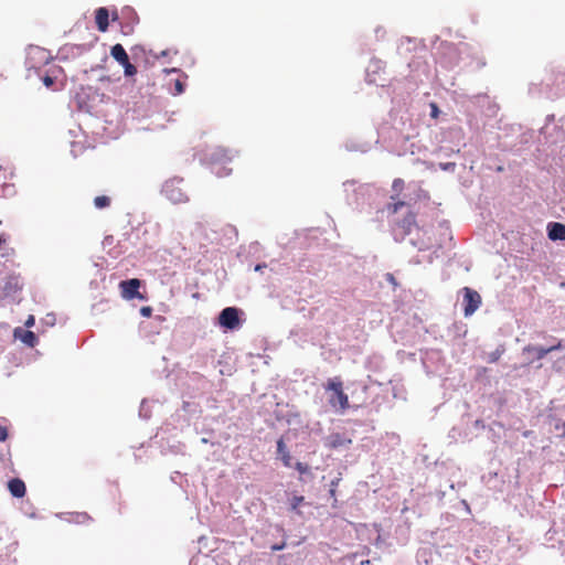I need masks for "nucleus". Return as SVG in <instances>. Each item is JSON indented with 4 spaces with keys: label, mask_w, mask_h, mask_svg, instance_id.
I'll return each instance as SVG.
<instances>
[{
    "label": "nucleus",
    "mask_w": 565,
    "mask_h": 565,
    "mask_svg": "<svg viewBox=\"0 0 565 565\" xmlns=\"http://www.w3.org/2000/svg\"><path fill=\"white\" fill-rule=\"evenodd\" d=\"M117 62L122 66V67H126V65H128L130 62H129V57H128V54H126V56H122L120 57L119 60H117Z\"/></svg>",
    "instance_id": "bb28decb"
},
{
    "label": "nucleus",
    "mask_w": 565,
    "mask_h": 565,
    "mask_svg": "<svg viewBox=\"0 0 565 565\" xmlns=\"http://www.w3.org/2000/svg\"><path fill=\"white\" fill-rule=\"evenodd\" d=\"M36 341V337L32 331H26L23 337V342L29 344L30 347H33Z\"/></svg>",
    "instance_id": "a211bd4d"
},
{
    "label": "nucleus",
    "mask_w": 565,
    "mask_h": 565,
    "mask_svg": "<svg viewBox=\"0 0 565 565\" xmlns=\"http://www.w3.org/2000/svg\"><path fill=\"white\" fill-rule=\"evenodd\" d=\"M8 438V429L6 426L0 425V441L3 443Z\"/></svg>",
    "instance_id": "a878e982"
},
{
    "label": "nucleus",
    "mask_w": 565,
    "mask_h": 565,
    "mask_svg": "<svg viewBox=\"0 0 565 565\" xmlns=\"http://www.w3.org/2000/svg\"><path fill=\"white\" fill-rule=\"evenodd\" d=\"M548 238L552 241H565V225L562 223H551L548 225Z\"/></svg>",
    "instance_id": "9b49d317"
},
{
    "label": "nucleus",
    "mask_w": 565,
    "mask_h": 565,
    "mask_svg": "<svg viewBox=\"0 0 565 565\" xmlns=\"http://www.w3.org/2000/svg\"><path fill=\"white\" fill-rule=\"evenodd\" d=\"M140 315L145 318H150L152 316V308L150 306L141 307Z\"/></svg>",
    "instance_id": "5701e85b"
},
{
    "label": "nucleus",
    "mask_w": 565,
    "mask_h": 565,
    "mask_svg": "<svg viewBox=\"0 0 565 565\" xmlns=\"http://www.w3.org/2000/svg\"><path fill=\"white\" fill-rule=\"evenodd\" d=\"M303 500H305V498L302 495L294 497L292 500H291V508L294 510H296Z\"/></svg>",
    "instance_id": "b1692460"
},
{
    "label": "nucleus",
    "mask_w": 565,
    "mask_h": 565,
    "mask_svg": "<svg viewBox=\"0 0 565 565\" xmlns=\"http://www.w3.org/2000/svg\"><path fill=\"white\" fill-rule=\"evenodd\" d=\"M393 202L388 203L386 210L390 214H396L402 207L406 205V202L398 200L395 195L391 196Z\"/></svg>",
    "instance_id": "ddd939ff"
},
{
    "label": "nucleus",
    "mask_w": 565,
    "mask_h": 565,
    "mask_svg": "<svg viewBox=\"0 0 565 565\" xmlns=\"http://www.w3.org/2000/svg\"><path fill=\"white\" fill-rule=\"evenodd\" d=\"M351 438L339 433H333L328 436L326 446L330 449H338L342 447H348L349 445H351Z\"/></svg>",
    "instance_id": "423d86ee"
},
{
    "label": "nucleus",
    "mask_w": 565,
    "mask_h": 565,
    "mask_svg": "<svg viewBox=\"0 0 565 565\" xmlns=\"http://www.w3.org/2000/svg\"><path fill=\"white\" fill-rule=\"evenodd\" d=\"M127 52L124 46L119 43L115 44L110 49V55L117 61L122 56H126Z\"/></svg>",
    "instance_id": "2eb2a0df"
},
{
    "label": "nucleus",
    "mask_w": 565,
    "mask_h": 565,
    "mask_svg": "<svg viewBox=\"0 0 565 565\" xmlns=\"http://www.w3.org/2000/svg\"><path fill=\"white\" fill-rule=\"evenodd\" d=\"M277 454L279 455L285 467L291 466V455L287 449L282 438L277 440Z\"/></svg>",
    "instance_id": "f8f14e48"
},
{
    "label": "nucleus",
    "mask_w": 565,
    "mask_h": 565,
    "mask_svg": "<svg viewBox=\"0 0 565 565\" xmlns=\"http://www.w3.org/2000/svg\"><path fill=\"white\" fill-rule=\"evenodd\" d=\"M74 520L77 523H85L87 521H90L92 518L87 513H76Z\"/></svg>",
    "instance_id": "aec40b11"
},
{
    "label": "nucleus",
    "mask_w": 565,
    "mask_h": 565,
    "mask_svg": "<svg viewBox=\"0 0 565 565\" xmlns=\"http://www.w3.org/2000/svg\"><path fill=\"white\" fill-rule=\"evenodd\" d=\"M503 353H504V348L502 345H500L499 348H497L493 352H491L488 355V362L495 363L501 358V355Z\"/></svg>",
    "instance_id": "dca6fc26"
},
{
    "label": "nucleus",
    "mask_w": 565,
    "mask_h": 565,
    "mask_svg": "<svg viewBox=\"0 0 565 565\" xmlns=\"http://www.w3.org/2000/svg\"><path fill=\"white\" fill-rule=\"evenodd\" d=\"M392 190L396 193L395 196L398 198L399 193L404 190V181L399 178L394 179Z\"/></svg>",
    "instance_id": "f3484780"
},
{
    "label": "nucleus",
    "mask_w": 565,
    "mask_h": 565,
    "mask_svg": "<svg viewBox=\"0 0 565 565\" xmlns=\"http://www.w3.org/2000/svg\"><path fill=\"white\" fill-rule=\"evenodd\" d=\"M285 548V543H281V544H275L271 546V551H280Z\"/></svg>",
    "instance_id": "c756f323"
},
{
    "label": "nucleus",
    "mask_w": 565,
    "mask_h": 565,
    "mask_svg": "<svg viewBox=\"0 0 565 565\" xmlns=\"http://www.w3.org/2000/svg\"><path fill=\"white\" fill-rule=\"evenodd\" d=\"M324 387L326 391L331 392L328 399L330 406L340 413H344L350 407V402L349 396L344 393L341 379H330Z\"/></svg>",
    "instance_id": "f257e3e1"
},
{
    "label": "nucleus",
    "mask_w": 565,
    "mask_h": 565,
    "mask_svg": "<svg viewBox=\"0 0 565 565\" xmlns=\"http://www.w3.org/2000/svg\"><path fill=\"white\" fill-rule=\"evenodd\" d=\"M396 225L402 228L403 235H408L416 225V214L408 212Z\"/></svg>",
    "instance_id": "6e6552de"
},
{
    "label": "nucleus",
    "mask_w": 565,
    "mask_h": 565,
    "mask_svg": "<svg viewBox=\"0 0 565 565\" xmlns=\"http://www.w3.org/2000/svg\"><path fill=\"white\" fill-rule=\"evenodd\" d=\"M4 243V238H2V236H0V245Z\"/></svg>",
    "instance_id": "f704fd0d"
},
{
    "label": "nucleus",
    "mask_w": 565,
    "mask_h": 565,
    "mask_svg": "<svg viewBox=\"0 0 565 565\" xmlns=\"http://www.w3.org/2000/svg\"><path fill=\"white\" fill-rule=\"evenodd\" d=\"M110 198L107 196V195H98L94 199V205L97 207V209H105V207H108L110 205Z\"/></svg>",
    "instance_id": "4468645a"
},
{
    "label": "nucleus",
    "mask_w": 565,
    "mask_h": 565,
    "mask_svg": "<svg viewBox=\"0 0 565 565\" xmlns=\"http://www.w3.org/2000/svg\"><path fill=\"white\" fill-rule=\"evenodd\" d=\"M141 281L137 278L122 280L119 284L121 297L126 300L140 299L143 300L145 296L139 292Z\"/></svg>",
    "instance_id": "20e7f679"
},
{
    "label": "nucleus",
    "mask_w": 565,
    "mask_h": 565,
    "mask_svg": "<svg viewBox=\"0 0 565 565\" xmlns=\"http://www.w3.org/2000/svg\"><path fill=\"white\" fill-rule=\"evenodd\" d=\"M463 294V315L466 317L472 316L481 305V296L478 291L469 288H462Z\"/></svg>",
    "instance_id": "7ed1b4c3"
},
{
    "label": "nucleus",
    "mask_w": 565,
    "mask_h": 565,
    "mask_svg": "<svg viewBox=\"0 0 565 565\" xmlns=\"http://www.w3.org/2000/svg\"><path fill=\"white\" fill-rule=\"evenodd\" d=\"M295 468H296V470L300 475H305V473H309L310 472V467L307 463H303V462H297L295 465Z\"/></svg>",
    "instance_id": "6ab92c4d"
},
{
    "label": "nucleus",
    "mask_w": 565,
    "mask_h": 565,
    "mask_svg": "<svg viewBox=\"0 0 565 565\" xmlns=\"http://www.w3.org/2000/svg\"><path fill=\"white\" fill-rule=\"evenodd\" d=\"M182 180L171 179L164 182L162 192L173 203H181L188 200L186 194L181 189Z\"/></svg>",
    "instance_id": "f03ea898"
},
{
    "label": "nucleus",
    "mask_w": 565,
    "mask_h": 565,
    "mask_svg": "<svg viewBox=\"0 0 565 565\" xmlns=\"http://www.w3.org/2000/svg\"><path fill=\"white\" fill-rule=\"evenodd\" d=\"M111 19H113V21H115V20H117V19H118V14H117V12H114V13H113Z\"/></svg>",
    "instance_id": "72a5a7b5"
},
{
    "label": "nucleus",
    "mask_w": 565,
    "mask_h": 565,
    "mask_svg": "<svg viewBox=\"0 0 565 565\" xmlns=\"http://www.w3.org/2000/svg\"><path fill=\"white\" fill-rule=\"evenodd\" d=\"M265 267H266L265 264H258V265H256L255 270H257V271L263 270V268H265Z\"/></svg>",
    "instance_id": "473e14b6"
},
{
    "label": "nucleus",
    "mask_w": 565,
    "mask_h": 565,
    "mask_svg": "<svg viewBox=\"0 0 565 565\" xmlns=\"http://www.w3.org/2000/svg\"><path fill=\"white\" fill-rule=\"evenodd\" d=\"M184 92V83L178 78L174 81V93L182 94Z\"/></svg>",
    "instance_id": "4be33fe9"
},
{
    "label": "nucleus",
    "mask_w": 565,
    "mask_h": 565,
    "mask_svg": "<svg viewBox=\"0 0 565 565\" xmlns=\"http://www.w3.org/2000/svg\"><path fill=\"white\" fill-rule=\"evenodd\" d=\"M218 323L227 329H236L239 324L238 309L227 307L223 309L218 316Z\"/></svg>",
    "instance_id": "39448f33"
},
{
    "label": "nucleus",
    "mask_w": 565,
    "mask_h": 565,
    "mask_svg": "<svg viewBox=\"0 0 565 565\" xmlns=\"http://www.w3.org/2000/svg\"><path fill=\"white\" fill-rule=\"evenodd\" d=\"M124 73L128 77L134 76L137 74V67L129 63L128 65H126V67H124Z\"/></svg>",
    "instance_id": "412c9836"
},
{
    "label": "nucleus",
    "mask_w": 565,
    "mask_h": 565,
    "mask_svg": "<svg viewBox=\"0 0 565 565\" xmlns=\"http://www.w3.org/2000/svg\"><path fill=\"white\" fill-rule=\"evenodd\" d=\"M95 21L98 31L106 32L109 26V12L106 8L100 7L95 11Z\"/></svg>",
    "instance_id": "0eeeda50"
},
{
    "label": "nucleus",
    "mask_w": 565,
    "mask_h": 565,
    "mask_svg": "<svg viewBox=\"0 0 565 565\" xmlns=\"http://www.w3.org/2000/svg\"><path fill=\"white\" fill-rule=\"evenodd\" d=\"M42 82L47 88H51L54 85L55 81L53 77L45 75L42 77Z\"/></svg>",
    "instance_id": "393cba45"
},
{
    "label": "nucleus",
    "mask_w": 565,
    "mask_h": 565,
    "mask_svg": "<svg viewBox=\"0 0 565 565\" xmlns=\"http://www.w3.org/2000/svg\"><path fill=\"white\" fill-rule=\"evenodd\" d=\"M157 319L160 320V321L164 320V318L160 317V316H158Z\"/></svg>",
    "instance_id": "c9c22d12"
},
{
    "label": "nucleus",
    "mask_w": 565,
    "mask_h": 565,
    "mask_svg": "<svg viewBox=\"0 0 565 565\" xmlns=\"http://www.w3.org/2000/svg\"><path fill=\"white\" fill-rule=\"evenodd\" d=\"M563 428H564V435H565V422L563 423Z\"/></svg>",
    "instance_id": "e433bc0d"
},
{
    "label": "nucleus",
    "mask_w": 565,
    "mask_h": 565,
    "mask_svg": "<svg viewBox=\"0 0 565 565\" xmlns=\"http://www.w3.org/2000/svg\"><path fill=\"white\" fill-rule=\"evenodd\" d=\"M386 280L390 281L391 284H393L394 286L397 285L396 280H395V277L393 274H386Z\"/></svg>",
    "instance_id": "c85d7f7f"
},
{
    "label": "nucleus",
    "mask_w": 565,
    "mask_h": 565,
    "mask_svg": "<svg viewBox=\"0 0 565 565\" xmlns=\"http://www.w3.org/2000/svg\"><path fill=\"white\" fill-rule=\"evenodd\" d=\"M8 489L14 498H23L26 492L25 483L19 478H13L8 482Z\"/></svg>",
    "instance_id": "1a4fd4ad"
},
{
    "label": "nucleus",
    "mask_w": 565,
    "mask_h": 565,
    "mask_svg": "<svg viewBox=\"0 0 565 565\" xmlns=\"http://www.w3.org/2000/svg\"><path fill=\"white\" fill-rule=\"evenodd\" d=\"M117 62L122 66V67H126V65H128L130 62H129V57H128V54H126V56H122L120 57L119 60H117Z\"/></svg>",
    "instance_id": "cd10ccee"
},
{
    "label": "nucleus",
    "mask_w": 565,
    "mask_h": 565,
    "mask_svg": "<svg viewBox=\"0 0 565 565\" xmlns=\"http://www.w3.org/2000/svg\"><path fill=\"white\" fill-rule=\"evenodd\" d=\"M561 348H562V342L558 341L556 344L551 345L548 348L527 345L526 348H524V351L535 352L536 358L539 360H541V359L545 358L548 353L559 350Z\"/></svg>",
    "instance_id": "9d476101"
},
{
    "label": "nucleus",
    "mask_w": 565,
    "mask_h": 565,
    "mask_svg": "<svg viewBox=\"0 0 565 565\" xmlns=\"http://www.w3.org/2000/svg\"><path fill=\"white\" fill-rule=\"evenodd\" d=\"M33 324H34V317H33V316H30V317L28 318V320L25 321V326L30 328V327H32Z\"/></svg>",
    "instance_id": "7c9ffc66"
},
{
    "label": "nucleus",
    "mask_w": 565,
    "mask_h": 565,
    "mask_svg": "<svg viewBox=\"0 0 565 565\" xmlns=\"http://www.w3.org/2000/svg\"><path fill=\"white\" fill-rule=\"evenodd\" d=\"M438 115V107L435 104H431V116L437 117Z\"/></svg>",
    "instance_id": "2f4dec72"
}]
</instances>
